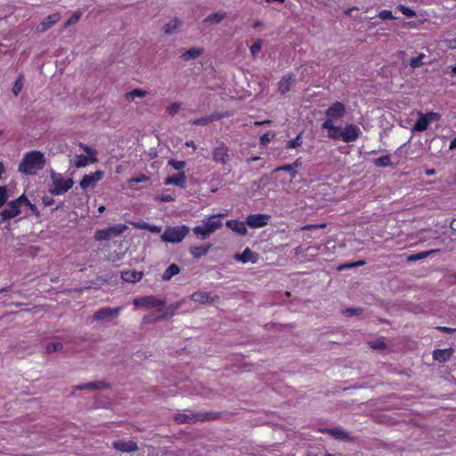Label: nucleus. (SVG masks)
<instances>
[{
  "instance_id": "nucleus-9",
  "label": "nucleus",
  "mask_w": 456,
  "mask_h": 456,
  "mask_svg": "<svg viewBox=\"0 0 456 456\" xmlns=\"http://www.w3.org/2000/svg\"><path fill=\"white\" fill-rule=\"evenodd\" d=\"M121 307H104L97 310L93 316V321L112 320L118 316Z\"/></svg>"
},
{
  "instance_id": "nucleus-17",
  "label": "nucleus",
  "mask_w": 456,
  "mask_h": 456,
  "mask_svg": "<svg viewBox=\"0 0 456 456\" xmlns=\"http://www.w3.org/2000/svg\"><path fill=\"white\" fill-rule=\"evenodd\" d=\"M191 299L200 304H211L216 302L218 297H213L210 292L196 291L191 295Z\"/></svg>"
},
{
  "instance_id": "nucleus-5",
  "label": "nucleus",
  "mask_w": 456,
  "mask_h": 456,
  "mask_svg": "<svg viewBox=\"0 0 456 456\" xmlns=\"http://www.w3.org/2000/svg\"><path fill=\"white\" fill-rule=\"evenodd\" d=\"M223 225L220 220H212L208 218L202 221L201 225L193 228V232L197 236H201L202 239H207L211 233L221 228Z\"/></svg>"
},
{
  "instance_id": "nucleus-48",
  "label": "nucleus",
  "mask_w": 456,
  "mask_h": 456,
  "mask_svg": "<svg viewBox=\"0 0 456 456\" xmlns=\"http://www.w3.org/2000/svg\"><path fill=\"white\" fill-rule=\"evenodd\" d=\"M79 147L87 154V156L97 157V151L93 149L92 147L84 144L82 142L79 143Z\"/></svg>"
},
{
  "instance_id": "nucleus-27",
  "label": "nucleus",
  "mask_w": 456,
  "mask_h": 456,
  "mask_svg": "<svg viewBox=\"0 0 456 456\" xmlns=\"http://www.w3.org/2000/svg\"><path fill=\"white\" fill-rule=\"evenodd\" d=\"M97 161H98L97 157H93V156H89V155L86 156V155L80 154V155H77V160L75 161L74 166L77 168H79V167H86L90 163H95Z\"/></svg>"
},
{
  "instance_id": "nucleus-47",
  "label": "nucleus",
  "mask_w": 456,
  "mask_h": 456,
  "mask_svg": "<svg viewBox=\"0 0 456 456\" xmlns=\"http://www.w3.org/2000/svg\"><path fill=\"white\" fill-rule=\"evenodd\" d=\"M397 8L404 16L408 18H412L416 15L415 12L412 9L406 7L404 5H399Z\"/></svg>"
},
{
  "instance_id": "nucleus-46",
  "label": "nucleus",
  "mask_w": 456,
  "mask_h": 456,
  "mask_svg": "<svg viewBox=\"0 0 456 456\" xmlns=\"http://www.w3.org/2000/svg\"><path fill=\"white\" fill-rule=\"evenodd\" d=\"M301 144H302L301 136L297 135L295 139L290 140L287 142L286 148L287 149H294V148L300 146Z\"/></svg>"
},
{
  "instance_id": "nucleus-12",
  "label": "nucleus",
  "mask_w": 456,
  "mask_h": 456,
  "mask_svg": "<svg viewBox=\"0 0 456 456\" xmlns=\"http://www.w3.org/2000/svg\"><path fill=\"white\" fill-rule=\"evenodd\" d=\"M112 447L121 452H134L138 451L137 444L133 440L118 439L112 443Z\"/></svg>"
},
{
  "instance_id": "nucleus-43",
  "label": "nucleus",
  "mask_w": 456,
  "mask_h": 456,
  "mask_svg": "<svg viewBox=\"0 0 456 456\" xmlns=\"http://www.w3.org/2000/svg\"><path fill=\"white\" fill-rule=\"evenodd\" d=\"M109 387L110 384L103 380L92 382V390H103Z\"/></svg>"
},
{
  "instance_id": "nucleus-54",
  "label": "nucleus",
  "mask_w": 456,
  "mask_h": 456,
  "mask_svg": "<svg viewBox=\"0 0 456 456\" xmlns=\"http://www.w3.org/2000/svg\"><path fill=\"white\" fill-rule=\"evenodd\" d=\"M179 110H180V104L177 102H175L167 108V111L168 112L169 115L174 116L179 111Z\"/></svg>"
},
{
  "instance_id": "nucleus-3",
  "label": "nucleus",
  "mask_w": 456,
  "mask_h": 456,
  "mask_svg": "<svg viewBox=\"0 0 456 456\" xmlns=\"http://www.w3.org/2000/svg\"><path fill=\"white\" fill-rule=\"evenodd\" d=\"M218 414L213 411L209 412H197V413H177L174 416V420L177 424H192L198 421H205L216 419Z\"/></svg>"
},
{
  "instance_id": "nucleus-31",
  "label": "nucleus",
  "mask_w": 456,
  "mask_h": 456,
  "mask_svg": "<svg viewBox=\"0 0 456 456\" xmlns=\"http://www.w3.org/2000/svg\"><path fill=\"white\" fill-rule=\"evenodd\" d=\"M180 273V267L176 264L170 265L162 275V280L165 281H170L173 276Z\"/></svg>"
},
{
  "instance_id": "nucleus-28",
  "label": "nucleus",
  "mask_w": 456,
  "mask_h": 456,
  "mask_svg": "<svg viewBox=\"0 0 456 456\" xmlns=\"http://www.w3.org/2000/svg\"><path fill=\"white\" fill-rule=\"evenodd\" d=\"M181 25H182V21L179 19H177V18L172 19L163 28L165 35H172L181 27Z\"/></svg>"
},
{
  "instance_id": "nucleus-11",
  "label": "nucleus",
  "mask_w": 456,
  "mask_h": 456,
  "mask_svg": "<svg viewBox=\"0 0 456 456\" xmlns=\"http://www.w3.org/2000/svg\"><path fill=\"white\" fill-rule=\"evenodd\" d=\"M103 175V171L101 170L85 175L81 179L79 185L83 190H86L89 187H94L98 181L102 179Z\"/></svg>"
},
{
  "instance_id": "nucleus-59",
  "label": "nucleus",
  "mask_w": 456,
  "mask_h": 456,
  "mask_svg": "<svg viewBox=\"0 0 456 456\" xmlns=\"http://www.w3.org/2000/svg\"><path fill=\"white\" fill-rule=\"evenodd\" d=\"M370 347L374 349H383L386 347V345L383 342H375L370 345Z\"/></svg>"
},
{
  "instance_id": "nucleus-21",
  "label": "nucleus",
  "mask_w": 456,
  "mask_h": 456,
  "mask_svg": "<svg viewBox=\"0 0 456 456\" xmlns=\"http://www.w3.org/2000/svg\"><path fill=\"white\" fill-rule=\"evenodd\" d=\"M246 222H240L238 220H228L226 222V226L232 231L235 232L239 235L245 236L248 233V230L245 226Z\"/></svg>"
},
{
  "instance_id": "nucleus-44",
  "label": "nucleus",
  "mask_w": 456,
  "mask_h": 456,
  "mask_svg": "<svg viewBox=\"0 0 456 456\" xmlns=\"http://www.w3.org/2000/svg\"><path fill=\"white\" fill-rule=\"evenodd\" d=\"M363 310L360 307L357 308H346L343 311V314L346 317H352L362 314Z\"/></svg>"
},
{
  "instance_id": "nucleus-29",
  "label": "nucleus",
  "mask_w": 456,
  "mask_h": 456,
  "mask_svg": "<svg viewBox=\"0 0 456 456\" xmlns=\"http://www.w3.org/2000/svg\"><path fill=\"white\" fill-rule=\"evenodd\" d=\"M212 247V244H208L207 246H195L190 248V253L192 255L194 258H200L202 256H205Z\"/></svg>"
},
{
  "instance_id": "nucleus-14",
  "label": "nucleus",
  "mask_w": 456,
  "mask_h": 456,
  "mask_svg": "<svg viewBox=\"0 0 456 456\" xmlns=\"http://www.w3.org/2000/svg\"><path fill=\"white\" fill-rule=\"evenodd\" d=\"M361 134V130L358 126L353 124L346 125L342 131V140L345 142H353L356 141Z\"/></svg>"
},
{
  "instance_id": "nucleus-64",
  "label": "nucleus",
  "mask_w": 456,
  "mask_h": 456,
  "mask_svg": "<svg viewBox=\"0 0 456 456\" xmlns=\"http://www.w3.org/2000/svg\"><path fill=\"white\" fill-rule=\"evenodd\" d=\"M292 166V168L295 169L296 167H298L302 165L301 158L297 159L293 164H289Z\"/></svg>"
},
{
  "instance_id": "nucleus-24",
  "label": "nucleus",
  "mask_w": 456,
  "mask_h": 456,
  "mask_svg": "<svg viewBox=\"0 0 456 456\" xmlns=\"http://www.w3.org/2000/svg\"><path fill=\"white\" fill-rule=\"evenodd\" d=\"M143 277L142 272H137L135 270L124 271L121 273V278L123 281L130 283L140 281Z\"/></svg>"
},
{
  "instance_id": "nucleus-1",
  "label": "nucleus",
  "mask_w": 456,
  "mask_h": 456,
  "mask_svg": "<svg viewBox=\"0 0 456 456\" xmlns=\"http://www.w3.org/2000/svg\"><path fill=\"white\" fill-rule=\"evenodd\" d=\"M45 163L44 154L37 151H30L23 157L19 165V171L26 175H36L43 169Z\"/></svg>"
},
{
  "instance_id": "nucleus-52",
  "label": "nucleus",
  "mask_w": 456,
  "mask_h": 456,
  "mask_svg": "<svg viewBox=\"0 0 456 456\" xmlns=\"http://www.w3.org/2000/svg\"><path fill=\"white\" fill-rule=\"evenodd\" d=\"M424 117H426L427 120H428V123L430 124V122H432V121L439 120L441 118V115L439 113L431 111V112L424 114Z\"/></svg>"
},
{
  "instance_id": "nucleus-49",
  "label": "nucleus",
  "mask_w": 456,
  "mask_h": 456,
  "mask_svg": "<svg viewBox=\"0 0 456 456\" xmlns=\"http://www.w3.org/2000/svg\"><path fill=\"white\" fill-rule=\"evenodd\" d=\"M81 12H75L65 23V28L76 23L77 21L79 20L80 17H81Z\"/></svg>"
},
{
  "instance_id": "nucleus-20",
  "label": "nucleus",
  "mask_w": 456,
  "mask_h": 456,
  "mask_svg": "<svg viewBox=\"0 0 456 456\" xmlns=\"http://www.w3.org/2000/svg\"><path fill=\"white\" fill-rule=\"evenodd\" d=\"M234 258L242 263H256L257 261L258 256L256 253L253 252L249 248L244 249L241 254H236Z\"/></svg>"
},
{
  "instance_id": "nucleus-45",
  "label": "nucleus",
  "mask_w": 456,
  "mask_h": 456,
  "mask_svg": "<svg viewBox=\"0 0 456 456\" xmlns=\"http://www.w3.org/2000/svg\"><path fill=\"white\" fill-rule=\"evenodd\" d=\"M168 165L171 166L175 170H178L181 172V170L185 167L186 162L185 161H179L175 159H170L168 161Z\"/></svg>"
},
{
  "instance_id": "nucleus-8",
  "label": "nucleus",
  "mask_w": 456,
  "mask_h": 456,
  "mask_svg": "<svg viewBox=\"0 0 456 456\" xmlns=\"http://www.w3.org/2000/svg\"><path fill=\"white\" fill-rule=\"evenodd\" d=\"M271 216L267 214H252L246 218V224L251 228H260L268 224Z\"/></svg>"
},
{
  "instance_id": "nucleus-53",
  "label": "nucleus",
  "mask_w": 456,
  "mask_h": 456,
  "mask_svg": "<svg viewBox=\"0 0 456 456\" xmlns=\"http://www.w3.org/2000/svg\"><path fill=\"white\" fill-rule=\"evenodd\" d=\"M149 179H150L149 176H147L145 175H138V176H135V177H132L129 180V183H131V184H133V183H139L146 182Z\"/></svg>"
},
{
  "instance_id": "nucleus-41",
  "label": "nucleus",
  "mask_w": 456,
  "mask_h": 456,
  "mask_svg": "<svg viewBox=\"0 0 456 456\" xmlns=\"http://www.w3.org/2000/svg\"><path fill=\"white\" fill-rule=\"evenodd\" d=\"M9 199L7 187L5 185L0 186V208H2Z\"/></svg>"
},
{
  "instance_id": "nucleus-15",
  "label": "nucleus",
  "mask_w": 456,
  "mask_h": 456,
  "mask_svg": "<svg viewBox=\"0 0 456 456\" xmlns=\"http://www.w3.org/2000/svg\"><path fill=\"white\" fill-rule=\"evenodd\" d=\"M322 434H327L332 436L337 440L342 441H353L354 438L350 436L348 432L344 430L342 428H322L320 430Z\"/></svg>"
},
{
  "instance_id": "nucleus-57",
  "label": "nucleus",
  "mask_w": 456,
  "mask_h": 456,
  "mask_svg": "<svg viewBox=\"0 0 456 456\" xmlns=\"http://www.w3.org/2000/svg\"><path fill=\"white\" fill-rule=\"evenodd\" d=\"M75 389H77V390H86V389L92 390V382L85 383L82 385H77L75 387Z\"/></svg>"
},
{
  "instance_id": "nucleus-37",
  "label": "nucleus",
  "mask_w": 456,
  "mask_h": 456,
  "mask_svg": "<svg viewBox=\"0 0 456 456\" xmlns=\"http://www.w3.org/2000/svg\"><path fill=\"white\" fill-rule=\"evenodd\" d=\"M147 94V92L142 89H134L129 93L126 94L127 100H134L135 97L142 98Z\"/></svg>"
},
{
  "instance_id": "nucleus-50",
  "label": "nucleus",
  "mask_w": 456,
  "mask_h": 456,
  "mask_svg": "<svg viewBox=\"0 0 456 456\" xmlns=\"http://www.w3.org/2000/svg\"><path fill=\"white\" fill-rule=\"evenodd\" d=\"M261 47H262V41L260 39H258L250 47V52H251L252 55H254V56L256 55L260 52Z\"/></svg>"
},
{
  "instance_id": "nucleus-33",
  "label": "nucleus",
  "mask_w": 456,
  "mask_h": 456,
  "mask_svg": "<svg viewBox=\"0 0 456 456\" xmlns=\"http://www.w3.org/2000/svg\"><path fill=\"white\" fill-rule=\"evenodd\" d=\"M226 17L225 12H214L207 16L204 20L205 22L212 23V24H219L223 21V20Z\"/></svg>"
},
{
  "instance_id": "nucleus-60",
  "label": "nucleus",
  "mask_w": 456,
  "mask_h": 456,
  "mask_svg": "<svg viewBox=\"0 0 456 456\" xmlns=\"http://www.w3.org/2000/svg\"><path fill=\"white\" fill-rule=\"evenodd\" d=\"M437 330H439L444 333H447V334H452L454 332V330L452 328H449V327H437Z\"/></svg>"
},
{
  "instance_id": "nucleus-32",
  "label": "nucleus",
  "mask_w": 456,
  "mask_h": 456,
  "mask_svg": "<svg viewBox=\"0 0 456 456\" xmlns=\"http://www.w3.org/2000/svg\"><path fill=\"white\" fill-rule=\"evenodd\" d=\"M419 117L413 126V131L423 132L428 127V120L424 117L423 113H419Z\"/></svg>"
},
{
  "instance_id": "nucleus-25",
  "label": "nucleus",
  "mask_w": 456,
  "mask_h": 456,
  "mask_svg": "<svg viewBox=\"0 0 456 456\" xmlns=\"http://www.w3.org/2000/svg\"><path fill=\"white\" fill-rule=\"evenodd\" d=\"M296 82V77L294 75H287L284 76L281 80L279 82V91L281 94H284L290 90L292 85Z\"/></svg>"
},
{
  "instance_id": "nucleus-18",
  "label": "nucleus",
  "mask_w": 456,
  "mask_h": 456,
  "mask_svg": "<svg viewBox=\"0 0 456 456\" xmlns=\"http://www.w3.org/2000/svg\"><path fill=\"white\" fill-rule=\"evenodd\" d=\"M61 20L60 13H53L47 16L43 21L37 27V32L43 33L51 28Z\"/></svg>"
},
{
  "instance_id": "nucleus-23",
  "label": "nucleus",
  "mask_w": 456,
  "mask_h": 456,
  "mask_svg": "<svg viewBox=\"0 0 456 456\" xmlns=\"http://www.w3.org/2000/svg\"><path fill=\"white\" fill-rule=\"evenodd\" d=\"M185 183H186V175H185L184 172H183V171L177 173L175 175L167 176L165 179L166 185L175 184V185L183 188L185 186Z\"/></svg>"
},
{
  "instance_id": "nucleus-30",
  "label": "nucleus",
  "mask_w": 456,
  "mask_h": 456,
  "mask_svg": "<svg viewBox=\"0 0 456 456\" xmlns=\"http://www.w3.org/2000/svg\"><path fill=\"white\" fill-rule=\"evenodd\" d=\"M202 53H203L202 48L191 47L189 50L185 51L182 54L181 58L184 61L194 60V59L198 58L199 56H200Z\"/></svg>"
},
{
  "instance_id": "nucleus-40",
  "label": "nucleus",
  "mask_w": 456,
  "mask_h": 456,
  "mask_svg": "<svg viewBox=\"0 0 456 456\" xmlns=\"http://www.w3.org/2000/svg\"><path fill=\"white\" fill-rule=\"evenodd\" d=\"M426 58L424 53H419L417 57H414L411 60L410 65L411 68L416 69L419 68L423 64V60Z\"/></svg>"
},
{
  "instance_id": "nucleus-58",
  "label": "nucleus",
  "mask_w": 456,
  "mask_h": 456,
  "mask_svg": "<svg viewBox=\"0 0 456 456\" xmlns=\"http://www.w3.org/2000/svg\"><path fill=\"white\" fill-rule=\"evenodd\" d=\"M43 204L45 206H52L54 203V200L49 196H44L42 199Z\"/></svg>"
},
{
  "instance_id": "nucleus-38",
  "label": "nucleus",
  "mask_w": 456,
  "mask_h": 456,
  "mask_svg": "<svg viewBox=\"0 0 456 456\" xmlns=\"http://www.w3.org/2000/svg\"><path fill=\"white\" fill-rule=\"evenodd\" d=\"M279 171H286V173H289L291 179L296 178L297 174V172L295 169H293L292 166H290L289 164L278 167L273 170V172Z\"/></svg>"
},
{
  "instance_id": "nucleus-16",
  "label": "nucleus",
  "mask_w": 456,
  "mask_h": 456,
  "mask_svg": "<svg viewBox=\"0 0 456 456\" xmlns=\"http://www.w3.org/2000/svg\"><path fill=\"white\" fill-rule=\"evenodd\" d=\"M212 155L216 162L226 164L229 160L228 148L224 142H220L219 145L213 150Z\"/></svg>"
},
{
  "instance_id": "nucleus-26",
  "label": "nucleus",
  "mask_w": 456,
  "mask_h": 456,
  "mask_svg": "<svg viewBox=\"0 0 456 456\" xmlns=\"http://www.w3.org/2000/svg\"><path fill=\"white\" fill-rule=\"evenodd\" d=\"M223 116L218 113H215L207 117H202L197 119L191 120L190 123L195 126H206L213 121L221 119Z\"/></svg>"
},
{
  "instance_id": "nucleus-62",
  "label": "nucleus",
  "mask_w": 456,
  "mask_h": 456,
  "mask_svg": "<svg viewBox=\"0 0 456 456\" xmlns=\"http://www.w3.org/2000/svg\"><path fill=\"white\" fill-rule=\"evenodd\" d=\"M354 267H355L354 262H351V263L340 265L338 267V270L349 269V268H354Z\"/></svg>"
},
{
  "instance_id": "nucleus-61",
  "label": "nucleus",
  "mask_w": 456,
  "mask_h": 456,
  "mask_svg": "<svg viewBox=\"0 0 456 456\" xmlns=\"http://www.w3.org/2000/svg\"><path fill=\"white\" fill-rule=\"evenodd\" d=\"M149 231L154 233H159L161 232V227L150 224Z\"/></svg>"
},
{
  "instance_id": "nucleus-55",
  "label": "nucleus",
  "mask_w": 456,
  "mask_h": 456,
  "mask_svg": "<svg viewBox=\"0 0 456 456\" xmlns=\"http://www.w3.org/2000/svg\"><path fill=\"white\" fill-rule=\"evenodd\" d=\"M156 200H159L163 202H170L174 200V198L170 194H161L157 196Z\"/></svg>"
},
{
  "instance_id": "nucleus-13",
  "label": "nucleus",
  "mask_w": 456,
  "mask_h": 456,
  "mask_svg": "<svg viewBox=\"0 0 456 456\" xmlns=\"http://www.w3.org/2000/svg\"><path fill=\"white\" fill-rule=\"evenodd\" d=\"M135 306H145V307H159L165 305V301L159 299L153 296H147L134 300Z\"/></svg>"
},
{
  "instance_id": "nucleus-10",
  "label": "nucleus",
  "mask_w": 456,
  "mask_h": 456,
  "mask_svg": "<svg viewBox=\"0 0 456 456\" xmlns=\"http://www.w3.org/2000/svg\"><path fill=\"white\" fill-rule=\"evenodd\" d=\"M21 213V209L14 200L8 202L7 208L0 212L1 223L11 220L18 216Z\"/></svg>"
},
{
  "instance_id": "nucleus-63",
  "label": "nucleus",
  "mask_w": 456,
  "mask_h": 456,
  "mask_svg": "<svg viewBox=\"0 0 456 456\" xmlns=\"http://www.w3.org/2000/svg\"><path fill=\"white\" fill-rule=\"evenodd\" d=\"M28 207L36 216H39V212L36 205L30 202Z\"/></svg>"
},
{
  "instance_id": "nucleus-7",
  "label": "nucleus",
  "mask_w": 456,
  "mask_h": 456,
  "mask_svg": "<svg viewBox=\"0 0 456 456\" xmlns=\"http://www.w3.org/2000/svg\"><path fill=\"white\" fill-rule=\"evenodd\" d=\"M346 114V107L340 102H336L332 103L325 111V115L327 117L326 120H330V122L333 123L334 120H338L342 118Z\"/></svg>"
},
{
  "instance_id": "nucleus-56",
  "label": "nucleus",
  "mask_w": 456,
  "mask_h": 456,
  "mask_svg": "<svg viewBox=\"0 0 456 456\" xmlns=\"http://www.w3.org/2000/svg\"><path fill=\"white\" fill-rule=\"evenodd\" d=\"M271 140L270 134L265 133L260 136V144L267 145Z\"/></svg>"
},
{
  "instance_id": "nucleus-6",
  "label": "nucleus",
  "mask_w": 456,
  "mask_h": 456,
  "mask_svg": "<svg viewBox=\"0 0 456 456\" xmlns=\"http://www.w3.org/2000/svg\"><path fill=\"white\" fill-rule=\"evenodd\" d=\"M126 229V225L119 224L108 229L98 230L94 233V239L97 241L108 240L121 235Z\"/></svg>"
},
{
  "instance_id": "nucleus-39",
  "label": "nucleus",
  "mask_w": 456,
  "mask_h": 456,
  "mask_svg": "<svg viewBox=\"0 0 456 456\" xmlns=\"http://www.w3.org/2000/svg\"><path fill=\"white\" fill-rule=\"evenodd\" d=\"M63 348V345L61 342L48 343L45 346V352L51 354L53 352L61 351Z\"/></svg>"
},
{
  "instance_id": "nucleus-42",
  "label": "nucleus",
  "mask_w": 456,
  "mask_h": 456,
  "mask_svg": "<svg viewBox=\"0 0 456 456\" xmlns=\"http://www.w3.org/2000/svg\"><path fill=\"white\" fill-rule=\"evenodd\" d=\"M181 304L179 302L170 305L167 307L165 314L162 315L161 318H167L169 316H172L175 312L180 307Z\"/></svg>"
},
{
  "instance_id": "nucleus-2",
  "label": "nucleus",
  "mask_w": 456,
  "mask_h": 456,
  "mask_svg": "<svg viewBox=\"0 0 456 456\" xmlns=\"http://www.w3.org/2000/svg\"><path fill=\"white\" fill-rule=\"evenodd\" d=\"M52 187L49 189L51 195H61L67 192L74 184L72 178L65 179L60 173L52 170L50 174Z\"/></svg>"
},
{
  "instance_id": "nucleus-51",
  "label": "nucleus",
  "mask_w": 456,
  "mask_h": 456,
  "mask_svg": "<svg viewBox=\"0 0 456 456\" xmlns=\"http://www.w3.org/2000/svg\"><path fill=\"white\" fill-rule=\"evenodd\" d=\"M14 201L20 207V209L22 206H28V204L30 203L28 199L24 194L14 200Z\"/></svg>"
},
{
  "instance_id": "nucleus-19",
  "label": "nucleus",
  "mask_w": 456,
  "mask_h": 456,
  "mask_svg": "<svg viewBox=\"0 0 456 456\" xmlns=\"http://www.w3.org/2000/svg\"><path fill=\"white\" fill-rule=\"evenodd\" d=\"M322 127L328 130V136L333 140L342 139V131L339 126H336L330 120H325Z\"/></svg>"
},
{
  "instance_id": "nucleus-36",
  "label": "nucleus",
  "mask_w": 456,
  "mask_h": 456,
  "mask_svg": "<svg viewBox=\"0 0 456 456\" xmlns=\"http://www.w3.org/2000/svg\"><path fill=\"white\" fill-rule=\"evenodd\" d=\"M23 83H24V77L22 75H20L12 88V92L14 96H18V94H20V92L22 89Z\"/></svg>"
},
{
  "instance_id": "nucleus-35",
  "label": "nucleus",
  "mask_w": 456,
  "mask_h": 456,
  "mask_svg": "<svg viewBox=\"0 0 456 456\" xmlns=\"http://www.w3.org/2000/svg\"><path fill=\"white\" fill-rule=\"evenodd\" d=\"M374 164L379 167H386L391 166V159L389 155L381 156L374 160Z\"/></svg>"
},
{
  "instance_id": "nucleus-4",
  "label": "nucleus",
  "mask_w": 456,
  "mask_h": 456,
  "mask_svg": "<svg viewBox=\"0 0 456 456\" xmlns=\"http://www.w3.org/2000/svg\"><path fill=\"white\" fill-rule=\"evenodd\" d=\"M190 228L186 225L168 226L161 235V240L166 242L176 243L183 240L189 233Z\"/></svg>"
},
{
  "instance_id": "nucleus-22",
  "label": "nucleus",
  "mask_w": 456,
  "mask_h": 456,
  "mask_svg": "<svg viewBox=\"0 0 456 456\" xmlns=\"http://www.w3.org/2000/svg\"><path fill=\"white\" fill-rule=\"evenodd\" d=\"M453 354L452 348L447 349H436L433 351V358L434 360L439 362H445L451 359Z\"/></svg>"
},
{
  "instance_id": "nucleus-34",
  "label": "nucleus",
  "mask_w": 456,
  "mask_h": 456,
  "mask_svg": "<svg viewBox=\"0 0 456 456\" xmlns=\"http://www.w3.org/2000/svg\"><path fill=\"white\" fill-rule=\"evenodd\" d=\"M437 251H438V249H435V250H429V251H422L418 254H412V255H410L409 256H407V260L409 262H415L418 260H421V259H424L425 257L428 256L430 254H432L434 252H437Z\"/></svg>"
}]
</instances>
